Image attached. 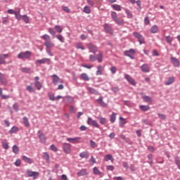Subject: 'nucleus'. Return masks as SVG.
Masks as SVG:
<instances>
[{"label": "nucleus", "instance_id": "f257e3e1", "mask_svg": "<svg viewBox=\"0 0 180 180\" xmlns=\"http://www.w3.org/2000/svg\"><path fill=\"white\" fill-rule=\"evenodd\" d=\"M41 39L44 40V46L46 47V53L50 56L51 57H53V53H51V51L50 49H52V47H54V43L51 41V38L50 37V35L45 34L41 37Z\"/></svg>", "mask_w": 180, "mask_h": 180}, {"label": "nucleus", "instance_id": "f03ea898", "mask_svg": "<svg viewBox=\"0 0 180 180\" xmlns=\"http://www.w3.org/2000/svg\"><path fill=\"white\" fill-rule=\"evenodd\" d=\"M111 18L117 25H119V26H122V25H124V20L123 19H120V18L117 16V12L112 11Z\"/></svg>", "mask_w": 180, "mask_h": 180}, {"label": "nucleus", "instance_id": "7ed1b4c3", "mask_svg": "<svg viewBox=\"0 0 180 180\" xmlns=\"http://www.w3.org/2000/svg\"><path fill=\"white\" fill-rule=\"evenodd\" d=\"M86 123H87V124H89V126H93V127H96V129H99V127H101V126L98 123V121L92 119V117H89L87 118Z\"/></svg>", "mask_w": 180, "mask_h": 180}, {"label": "nucleus", "instance_id": "20e7f679", "mask_svg": "<svg viewBox=\"0 0 180 180\" xmlns=\"http://www.w3.org/2000/svg\"><path fill=\"white\" fill-rule=\"evenodd\" d=\"M32 56V53L29 51L25 52H21L18 55V58L21 60H25V58H30Z\"/></svg>", "mask_w": 180, "mask_h": 180}, {"label": "nucleus", "instance_id": "39448f33", "mask_svg": "<svg viewBox=\"0 0 180 180\" xmlns=\"http://www.w3.org/2000/svg\"><path fill=\"white\" fill-rule=\"evenodd\" d=\"M38 137L39 139L40 143L42 144H46V141H47V138H46V135L41 131H38Z\"/></svg>", "mask_w": 180, "mask_h": 180}, {"label": "nucleus", "instance_id": "423d86ee", "mask_svg": "<svg viewBox=\"0 0 180 180\" xmlns=\"http://www.w3.org/2000/svg\"><path fill=\"white\" fill-rule=\"evenodd\" d=\"M86 46L89 49V53H93V54H96V52L98 51V47L92 44H87Z\"/></svg>", "mask_w": 180, "mask_h": 180}, {"label": "nucleus", "instance_id": "0eeeda50", "mask_svg": "<svg viewBox=\"0 0 180 180\" xmlns=\"http://www.w3.org/2000/svg\"><path fill=\"white\" fill-rule=\"evenodd\" d=\"M63 149L65 154H71V144L67 143H63Z\"/></svg>", "mask_w": 180, "mask_h": 180}, {"label": "nucleus", "instance_id": "6e6552de", "mask_svg": "<svg viewBox=\"0 0 180 180\" xmlns=\"http://www.w3.org/2000/svg\"><path fill=\"white\" fill-rule=\"evenodd\" d=\"M133 34L134 37L138 39L140 44H144V43H146V41H144V37H143L141 34L138 32H134Z\"/></svg>", "mask_w": 180, "mask_h": 180}, {"label": "nucleus", "instance_id": "1a4fd4ad", "mask_svg": "<svg viewBox=\"0 0 180 180\" xmlns=\"http://www.w3.org/2000/svg\"><path fill=\"white\" fill-rule=\"evenodd\" d=\"M27 174L30 177H32L33 179H37L39 176V172H32L30 170L27 171Z\"/></svg>", "mask_w": 180, "mask_h": 180}, {"label": "nucleus", "instance_id": "9d476101", "mask_svg": "<svg viewBox=\"0 0 180 180\" xmlns=\"http://www.w3.org/2000/svg\"><path fill=\"white\" fill-rule=\"evenodd\" d=\"M0 82L1 85H8V80L6 79V77L2 72H0Z\"/></svg>", "mask_w": 180, "mask_h": 180}, {"label": "nucleus", "instance_id": "9b49d317", "mask_svg": "<svg viewBox=\"0 0 180 180\" xmlns=\"http://www.w3.org/2000/svg\"><path fill=\"white\" fill-rule=\"evenodd\" d=\"M9 57V54L4 53V54H0V65L2 64H6V60H5V58H8Z\"/></svg>", "mask_w": 180, "mask_h": 180}, {"label": "nucleus", "instance_id": "f8f14e48", "mask_svg": "<svg viewBox=\"0 0 180 180\" xmlns=\"http://www.w3.org/2000/svg\"><path fill=\"white\" fill-rule=\"evenodd\" d=\"M124 78L125 79H127V81H128V82H129V84H131V85H133L134 86H135L136 83V81H134V79H133V77H131L129 75H125Z\"/></svg>", "mask_w": 180, "mask_h": 180}, {"label": "nucleus", "instance_id": "ddd939ff", "mask_svg": "<svg viewBox=\"0 0 180 180\" xmlns=\"http://www.w3.org/2000/svg\"><path fill=\"white\" fill-rule=\"evenodd\" d=\"M67 141L69 143H72V144H77L79 143V140H81V137H76V138H67Z\"/></svg>", "mask_w": 180, "mask_h": 180}, {"label": "nucleus", "instance_id": "4468645a", "mask_svg": "<svg viewBox=\"0 0 180 180\" xmlns=\"http://www.w3.org/2000/svg\"><path fill=\"white\" fill-rule=\"evenodd\" d=\"M51 60L50 58H42V59H40V60H37L35 61V64H44V63H47V64H50L51 63Z\"/></svg>", "mask_w": 180, "mask_h": 180}, {"label": "nucleus", "instance_id": "2eb2a0df", "mask_svg": "<svg viewBox=\"0 0 180 180\" xmlns=\"http://www.w3.org/2000/svg\"><path fill=\"white\" fill-rule=\"evenodd\" d=\"M96 119L103 126H105V124L108 123V119L103 117H96Z\"/></svg>", "mask_w": 180, "mask_h": 180}, {"label": "nucleus", "instance_id": "dca6fc26", "mask_svg": "<svg viewBox=\"0 0 180 180\" xmlns=\"http://www.w3.org/2000/svg\"><path fill=\"white\" fill-rule=\"evenodd\" d=\"M52 78H53V84H54V85H57L58 82H61V79H60V77H58V76H57L56 75H53L52 76Z\"/></svg>", "mask_w": 180, "mask_h": 180}, {"label": "nucleus", "instance_id": "f3484780", "mask_svg": "<svg viewBox=\"0 0 180 180\" xmlns=\"http://www.w3.org/2000/svg\"><path fill=\"white\" fill-rule=\"evenodd\" d=\"M79 176H84V175H88V170L86 169H82L77 172Z\"/></svg>", "mask_w": 180, "mask_h": 180}, {"label": "nucleus", "instance_id": "a211bd4d", "mask_svg": "<svg viewBox=\"0 0 180 180\" xmlns=\"http://www.w3.org/2000/svg\"><path fill=\"white\" fill-rule=\"evenodd\" d=\"M141 69L143 72H150V67H148V65L147 64L142 65Z\"/></svg>", "mask_w": 180, "mask_h": 180}, {"label": "nucleus", "instance_id": "6ab92c4d", "mask_svg": "<svg viewBox=\"0 0 180 180\" xmlns=\"http://www.w3.org/2000/svg\"><path fill=\"white\" fill-rule=\"evenodd\" d=\"M171 61L174 67H179V60H178L176 58L172 57Z\"/></svg>", "mask_w": 180, "mask_h": 180}, {"label": "nucleus", "instance_id": "aec40b11", "mask_svg": "<svg viewBox=\"0 0 180 180\" xmlns=\"http://www.w3.org/2000/svg\"><path fill=\"white\" fill-rule=\"evenodd\" d=\"M22 159L23 161H25V162H27L28 164H33V160H32L30 158H28L27 156L23 155Z\"/></svg>", "mask_w": 180, "mask_h": 180}, {"label": "nucleus", "instance_id": "412c9836", "mask_svg": "<svg viewBox=\"0 0 180 180\" xmlns=\"http://www.w3.org/2000/svg\"><path fill=\"white\" fill-rule=\"evenodd\" d=\"M93 173L94 175H99V176H102V172L99 171V169L96 167L93 168Z\"/></svg>", "mask_w": 180, "mask_h": 180}, {"label": "nucleus", "instance_id": "4be33fe9", "mask_svg": "<svg viewBox=\"0 0 180 180\" xmlns=\"http://www.w3.org/2000/svg\"><path fill=\"white\" fill-rule=\"evenodd\" d=\"M103 71V68L101 65L97 67L96 75H102Z\"/></svg>", "mask_w": 180, "mask_h": 180}, {"label": "nucleus", "instance_id": "5701e85b", "mask_svg": "<svg viewBox=\"0 0 180 180\" xmlns=\"http://www.w3.org/2000/svg\"><path fill=\"white\" fill-rule=\"evenodd\" d=\"M22 120L24 122V125L25 127H29L30 126V123L29 122V118L27 117H23Z\"/></svg>", "mask_w": 180, "mask_h": 180}, {"label": "nucleus", "instance_id": "b1692460", "mask_svg": "<svg viewBox=\"0 0 180 180\" xmlns=\"http://www.w3.org/2000/svg\"><path fill=\"white\" fill-rule=\"evenodd\" d=\"M80 77L81 79H83V81H89V77H88V75H86V73H82Z\"/></svg>", "mask_w": 180, "mask_h": 180}, {"label": "nucleus", "instance_id": "393cba45", "mask_svg": "<svg viewBox=\"0 0 180 180\" xmlns=\"http://www.w3.org/2000/svg\"><path fill=\"white\" fill-rule=\"evenodd\" d=\"M104 161H111V162H113V157L112 156V155H106L104 158Z\"/></svg>", "mask_w": 180, "mask_h": 180}, {"label": "nucleus", "instance_id": "a878e982", "mask_svg": "<svg viewBox=\"0 0 180 180\" xmlns=\"http://www.w3.org/2000/svg\"><path fill=\"white\" fill-rule=\"evenodd\" d=\"M126 123H127V121H126V119L123 118L122 117H120V124L121 126V127H124V124H126Z\"/></svg>", "mask_w": 180, "mask_h": 180}, {"label": "nucleus", "instance_id": "bb28decb", "mask_svg": "<svg viewBox=\"0 0 180 180\" xmlns=\"http://www.w3.org/2000/svg\"><path fill=\"white\" fill-rule=\"evenodd\" d=\"M139 109L142 110L143 112H147V110H150V106L148 105H140Z\"/></svg>", "mask_w": 180, "mask_h": 180}, {"label": "nucleus", "instance_id": "cd10ccee", "mask_svg": "<svg viewBox=\"0 0 180 180\" xmlns=\"http://www.w3.org/2000/svg\"><path fill=\"white\" fill-rule=\"evenodd\" d=\"M112 8H114L115 11H117L118 12H120V11H122V6L118 4L112 5Z\"/></svg>", "mask_w": 180, "mask_h": 180}, {"label": "nucleus", "instance_id": "c85d7f7f", "mask_svg": "<svg viewBox=\"0 0 180 180\" xmlns=\"http://www.w3.org/2000/svg\"><path fill=\"white\" fill-rule=\"evenodd\" d=\"M79 157L81 158H89V153H88V152H82L79 154Z\"/></svg>", "mask_w": 180, "mask_h": 180}, {"label": "nucleus", "instance_id": "c756f323", "mask_svg": "<svg viewBox=\"0 0 180 180\" xmlns=\"http://www.w3.org/2000/svg\"><path fill=\"white\" fill-rule=\"evenodd\" d=\"M17 131H19V128H18L17 127H13L9 130L10 134H13V133H17Z\"/></svg>", "mask_w": 180, "mask_h": 180}, {"label": "nucleus", "instance_id": "7c9ffc66", "mask_svg": "<svg viewBox=\"0 0 180 180\" xmlns=\"http://www.w3.org/2000/svg\"><path fill=\"white\" fill-rule=\"evenodd\" d=\"M125 13L127 15V18L129 19H133V14L131 13V11L129 9H125Z\"/></svg>", "mask_w": 180, "mask_h": 180}, {"label": "nucleus", "instance_id": "2f4dec72", "mask_svg": "<svg viewBox=\"0 0 180 180\" xmlns=\"http://www.w3.org/2000/svg\"><path fill=\"white\" fill-rule=\"evenodd\" d=\"M174 81H175V77H172L169 78L167 82H165V85H171V84H172Z\"/></svg>", "mask_w": 180, "mask_h": 180}, {"label": "nucleus", "instance_id": "473e14b6", "mask_svg": "<svg viewBox=\"0 0 180 180\" xmlns=\"http://www.w3.org/2000/svg\"><path fill=\"white\" fill-rule=\"evenodd\" d=\"M110 121L111 122V123H115V122L116 121V113H112V115L110 117Z\"/></svg>", "mask_w": 180, "mask_h": 180}, {"label": "nucleus", "instance_id": "72a5a7b5", "mask_svg": "<svg viewBox=\"0 0 180 180\" xmlns=\"http://www.w3.org/2000/svg\"><path fill=\"white\" fill-rule=\"evenodd\" d=\"M142 98L144 102H153V98L148 96H143Z\"/></svg>", "mask_w": 180, "mask_h": 180}, {"label": "nucleus", "instance_id": "f704fd0d", "mask_svg": "<svg viewBox=\"0 0 180 180\" xmlns=\"http://www.w3.org/2000/svg\"><path fill=\"white\" fill-rule=\"evenodd\" d=\"M150 32L151 33H153V34L157 33V32H158V26L157 25L152 26V27L150 28Z\"/></svg>", "mask_w": 180, "mask_h": 180}, {"label": "nucleus", "instance_id": "c9c22d12", "mask_svg": "<svg viewBox=\"0 0 180 180\" xmlns=\"http://www.w3.org/2000/svg\"><path fill=\"white\" fill-rule=\"evenodd\" d=\"M98 103L102 106L103 108H108V104L106 103H104L102 98H98Z\"/></svg>", "mask_w": 180, "mask_h": 180}, {"label": "nucleus", "instance_id": "e433bc0d", "mask_svg": "<svg viewBox=\"0 0 180 180\" xmlns=\"http://www.w3.org/2000/svg\"><path fill=\"white\" fill-rule=\"evenodd\" d=\"M103 57V53L102 52H99V53L96 58L97 61H98V63H102Z\"/></svg>", "mask_w": 180, "mask_h": 180}, {"label": "nucleus", "instance_id": "4c0bfd02", "mask_svg": "<svg viewBox=\"0 0 180 180\" xmlns=\"http://www.w3.org/2000/svg\"><path fill=\"white\" fill-rule=\"evenodd\" d=\"M104 29H105V30H106V32H108V33H112V27H110V26H109V25L105 24V25H104Z\"/></svg>", "mask_w": 180, "mask_h": 180}, {"label": "nucleus", "instance_id": "58836bf2", "mask_svg": "<svg viewBox=\"0 0 180 180\" xmlns=\"http://www.w3.org/2000/svg\"><path fill=\"white\" fill-rule=\"evenodd\" d=\"M87 89L90 94H94L95 95L98 94V91L92 87H88Z\"/></svg>", "mask_w": 180, "mask_h": 180}, {"label": "nucleus", "instance_id": "ea45409f", "mask_svg": "<svg viewBox=\"0 0 180 180\" xmlns=\"http://www.w3.org/2000/svg\"><path fill=\"white\" fill-rule=\"evenodd\" d=\"M124 56H127V57H129L131 60H134V55L132 53H130L129 51H124Z\"/></svg>", "mask_w": 180, "mask_h": 180}, {"label": "nucleus", "instance_id": "a19ab883", "mask_svg": "<svg viewBox=\"0 0 180 180\" xmlns=\"http://www.w3.org/2000/svg\"><path fill=\"white\" fill-rule=\"evenodd\" d=\"M34 85L37 87V89H38V91H40V89H41V83H40V82L35 81Z\"/></svg>", "mask_w": 180, "mask_h": 180}, {"label": "nucleus", "instance_id": "79ce46f5", "mask_svg": "<svg viewBox=\"0 0 180 180\" xmlns=\"http://www.w3.org/2000/svg\"><path fill=\"white\" fill-rule=\"evenodd\" d=\"M13 153H14V154H19V147H18V146L14 145L13 146Z\"/></svg>", "mask_w": 180, "mask_h": 180}, {"label": "nucleus", "instance_id": "37998d69", "mask_svg": "<svg viewBox=\"0 0 180 180\" xmlns=\"http://www.w3.org/2000/svg\"><path fill=\"white\" fill-rule=\"evenodd\" d=\"M43 157L44 160H46V162H50V155H49V153H44Z\"/></svg>", "mask_w": 180, "mask_h": 180}, {"label": "nucleus", "instance_id": "c03bdc74", "mask_svg": "<svg viewBox=\"0 0 180 180\" xmlns=\"http://www.w3.org/2000/svg\"><path fill=\"white\" fill-rule=\"evenodd\" d=\"M0 96L2 99H9V96L4 95L2 93V88L0 87Z\"/></svg>", "mask_w": 180, "mask_h": 180}, {"label": "nucleus", "instance_id": "a18cd8bd", "mask_svg": "<svg viewBox=\"0 0 180 180\" xmlns=\"http://www.w3.org/2000/svg\"><path fill=\"white\" fill-rule=\"evenodd\" d=\"M83 12H84V13H91V8L89 6H86L84 8Z\"/></svg>", "mask_w": 180, "mask_h": 180}, {"label": "nucleus", "instance_id": "49530a36", "mask_svg": "<svg viewBox=\"0 0 180 180\" xmlns=\"http://www.w3.org/2000/svg\"><path fill=\"white\" fill-rule=\"evenodd\" d=\"M14 15L18 20H20V19H22V15H21L20 13L19 12H15Z\"/></svg>", "mask_w": 180, "mask_h": 180}, {"label": "nucleus", "instance_id": "de8ad7c7", "mask_svg": "<svg viewBox=\"0 0 180 180\" xmlns=\"http://www.w3.org/2000/svg\"><path fill=\"white\" fill-rule=\"evenodd\" d=\"M90 147H91V148H96L98 145L95 143V141L90 140Z\"/></svg>", "mask_w": 180, "mask_h": 180}, {"label": "nucleus", "instance_id": "09e8293b", "mask_svg": "<svg viewBox=\"0 0 180 180\" xmlns=\"http://www.w3.org/2000/svg\"><path fill=\"white\" fill-rule=\"evenodd\" d=\"M22 19L25 22V23H29L30 22L29 17H27V15H22Z\"/></svg>", "mask_w": 180, "mask_h": 180}, {"label": "nucleus", "instance_id": "8fccbe9b", "mask_svg": "<svg viewBox=\"0 0 180 180\" xmlns=\"http://www.w3.org/2000/svg\"><path fill=\"white\" fill-rule=\"evenodd\" d=\"M89 61H91V63H94V61H96V56H95V54L89 56Z\"/></svg>", "mask_w": 180, "mask_h": 180}, {"label": "nucleus", "instance_id": "3c124183", "mask_svg": "<svg viewBox=\"0 0 180 180\" xmlns=\"http://www.w3.org/2000/svg\"><path fill=\"white\" fill-rule=\"evenodd\" d=\"M65 98L68 100V102H69L70 103H72V102H74V97L70 96H67Z\"/></svg>", "mask_w": 180, "mask_h": 180}, {"label": "nucleus", "instance_id": "603ef678", "mask_svg": "<svg viewBox=\"0 0 180 180\" xmlns=\"http://www.w3.org/2000/svg\"><path fill=\"white\" fill-rule=\"evenodd\" d=\"M55 30H56V32H58V33H61L63 32V28H61L60 25H56Z\"/></svg>", "mask_w": 180, "mask_h": 180}, {"label": "nucleus", "instance_id": "864d4df0", "mask_svg": "<svg viewBox=\"0 0 180 180\" xmlns=\"http://www.w3.org/2000/svg\"><path fill=\"white\" fill-rule=\"evenodd\" d=\"M165 39H166L167 43H169V44H172V40H173L172 37H171L170 36H167L165 37Z\"/></svg>", "mask_w": 180, "mask_h": 180}, {"label": "nucleus", "instance_id": "5fc2aeb1", "mask_svg": "<svg viewBox=\"0 0 180 180\" xmlns=\"http://www.w3.org/2000/svg\"><path fill=\"white\" fill-rule=\"evenodd\" d=\"M49 98L50 99V101H56V97L54 96V94L53 93H49Z\"/></svg>", "mask_w": 180, "mask_h": 180}, {"label": "nucleus", "instance_id": "6e6d98bb", "mask_svg": "<svg viewBox=\"0 0 180 180\" xmlns=\"http://www.w3.org/2000/svg\"><path fill=\"white\" fill-rule=\"evenodd\" d=\"M48 32H49V33H50V34H51L52 36H56V32L54 31V30H53V28H51V27L48 28Z\"/></svg>", "mask_w": 180, "mask_h": 180}, {"label": "nucleus", "instance_id": "4d7b16f0", "mask_svg": "<svg viewBox=\"0 0 180 180\" xmlns=\"http://www.w3.org/2000/svg\"><path fill=\"white\" fill-rule=\"evenodd\" d=\"M8 22H9V19L8 18V17H3L2 18L3 25H6L8 23Z\"/></svg>", "mask_w": 180, "mask_h": 180}, {"label": "nucleus", "instance_id": "13d9d810", "mask_svg": "<svg viewBox=\"0 0 180 180\" xmlns=\"http://www.w3.org/2000/svg\"><path fill=\"white\" fill-rule=\"evenodd\" d=\"M57 38L59 41H61V43H64V37H63V35L59 34L57 36Z\"/></svg>", "mask_w": 180, "mask_h": 180}, {"label": "nucleus", "instance_id": "bf43d9fd", "mask_svg": "<svg viewBox=\"0 0 180 180\" xmlns=\"http://www.w3.org/2000/svg\"><path fill=\"white\" fill-rule=\"evenodd\" d=\"M76 47L80 50H85V48L82 46V44H77Z\"/></svg>", "mask_w": 180, "mask_h": 180}, {"label": "nucleus", "instance_id": "052dcab7", "mask_svg": "<svg viewBox=\"0 0 180 180\" xmlns=\"http://www.w3.org/2000/svg\"><path fill=\"white\" fill-rule=\"evenodd\" d=\"M106 169L108 171H113V169H115V167H113V165H107Z\"/></svg>", "mask_w": 180, "mask_h": 180}, {"label": "nucleus", "instance_id": "680f3d73", "mask_svg": "<svg viewBox=\"0 0 180 180\" xmlns=\"http://www.w3.org/2000/svg\"><path fill=\"white\" fill-rule=\"evenodd\" d=\"M51 150L52 151H54L55 153H57V151H58V149L57 148V147H56V146L54 145H51Z\"/></svg>", "mask_w": 180, "mask_h": 180}, {"label": "nucleus", "instance_id": "e2e57ef3", "mask_svg": "<svg viewBox=\"0 0 180 180\" xmlns=\"http://www.w3.org/2000/svg\"><path fill=\"white\" fill-rule=\"evenodd\" d=\"M158 115L160 119H162V120H165V119H167V117H165V115L164 114L158 113Z\"/></svg>", "mask_w": 180, "mask_h": 180}, {"label": "nucleus", "instance_id": "0e129e2a", "mask_svg": "<svg viewBox=\"0 0 180 180\" xmlns=\"http://www.w3.org/2000/svg\"><path fill=\"white\" fill-rule=\"evenodd\" d=\"M14 164L15 167H20V164H21L20 159L16 160Z\"/></svg>", "mask_w": 180, "mask_h": 180}, {"label": "nucleus", "instance_id": "69168bd1", "mask_svg": "<svg viewBox=\"0 0 180 180\" xmlns=\"http://www.w3.org/2000/svg\"><path fill=\"white\" fill-rule=\"evenodd\" d=\"M27 90L29 91L30 93L34 92V89L32 86H27Z\"/></svg>", "mask_w": 180, "mask_h": 180}, {"label": "nucleus", "instance_id": "338daca9", "mask_svg": "<svg viewBox=\"0 0 180 180\" xmlns=\"http://www.w3.org/2000/svg\"><path fill=\"white\" fill-rule=\"evenodd\" d=\"M22 72H27V73H29V72H30V68H22Z\"/></svg>", "mask_w": 180, "mask_h": 180}, {"label": "nucleus", "instance_id": "774afa93", "mask_svg": "<svg viewBox=\"0 0 180 180\" xmlns=\"http://www.w3.org/2000/svg\"><path fill=\"white\" fill-rule=\"evenodd\" d=\"M176 165H177L178 168L180 169V160L178 158L175 159Z\"/></svg>", "mask_w": 180, "mask_h": 180}]
</instances>
